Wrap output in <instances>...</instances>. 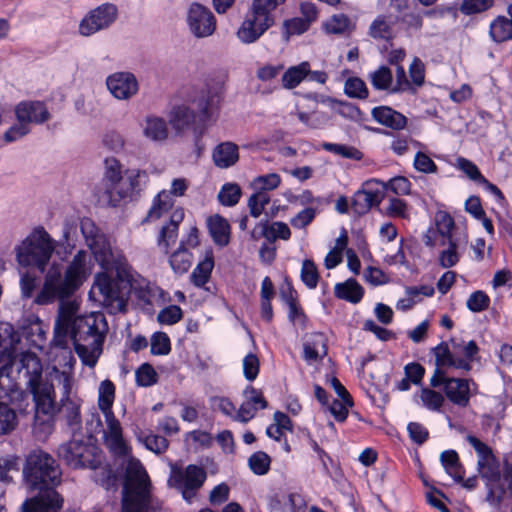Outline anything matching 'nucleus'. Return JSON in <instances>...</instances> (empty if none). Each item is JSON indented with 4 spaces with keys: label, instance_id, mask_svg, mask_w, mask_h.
I'll return each instance as SVG.
<instances>
[{
    "label": "nucleus",
    "instance_id": "obj_40",
    "mask_svg": "<svg viewBox=\"0 0 512 512\" xmlns=\"http://www.w3.org/2000/svg\"><path fill=\"white\" fill-rule=\"evenodd\" d=\"M323 27L326 33L335 35L350 33L354 29V25L345 14L333 15L323 24Z\"/></svg>",
    "mask_w": 512,
    "mask_h": 512
},
{
    "label": "nucleus",
    "instance_id": "obj_52",
    "mask_svg": "<svg viewBox=\"0 0 512 512\" xmlns=\"http://www.w3.org/2000/svg\"><path fill=\"white\" fill-rule=\"evenodd\" d=\"M301 280L310 289L317 286L319 274L316 265L312 260L306 259L302 263Z\"/></svg>",
    "mask_w": 512,
    "mask_h": 512
},
{
    "label": "nucleus",
    "instance_id": "obj_3",
    "mask_svg": "<svg viewBox=\"0 0 512 512\" xmlns=\"http://www.w3.org/2000/svg\"><path fill=\"white\" fill-rule=\"evenodd\" d=\"M78 310L79 304L74 300L59 305L53 342L56 346L64 347L69 335L82 363L93 368L103 351L107 322L101 313L79 315Z\"/></svg>",
    "mask_w": 512,
    "mask_h": 512
},
{
    "label": "nucleus",
    "instance_id": "obj_10",
    "mask_svg": "<svg viewBox=\"0 0 512 512\" xmlns=\"http://www.w3.org/2000/svg\"><path fill=\"white\" fill-rule=\"evenodd\" d=\"M207 479V472L202 466L190 464L185 468L172 464L168 477V486L181 493L183 499L191 503Z\"/></svg>",
    "mask_w": 512,
    "mask_h": 512
},
{
    "label": "nucleus",
    "instance_id": "obj_34",
    "mask_svg": "<svg viewBox=\"0 0 512 512\" xmlns=\"http://www.w3.org/2000/svg\"><path fill=\"white\" fill-rule=\"evenodd\" d=\"M214 268V258L211 251L200 261L191 273V282L197 287H203L210 279Z\"/></svg>",
    "mask_w": 512,
    "mask_h": 512
},
{
    "label": "nucleus",
    "instance_id": "obj_48",
    "mask_svg": "<svg viewBox=\"0 0 512 512\" xmlns=\"http://www.w3.org/2000/svg\"><path fill=\"white\" fill-rule=\"evenodd\" d=\"M333 109L342 117L360 123L364 121L365 115L352 103H343L331 100Z\"/></svg>",
    "mask_w": 512,
    "mask_h": 512
},
{
    "label": "nucleus",
    "instance_id": "obj_39",
    "mask_svg": "<svg viewBox=\"0 0 512 512\" xmlns=\"http://www.w3.org/2000/svg\"><path fill=\"white\" fill-rule=\"evenodd\" d=\"M173 205L174 200L170 197V193H167V190L160 191L153 200L152 206L147 214V219H159L164 213L169 211Z\"/></svg>",
    "mask_w": 512,
    "mask_h": 512
},
{
    "label": "nucleus",
    "instance_id": "obj_31",
    "mask_svg": "<svg viewBox=\"0 0 512 512\" xmlns=\"http://www.w3.org/2000/svg\"><path fill=\"white\" fill-rule=\"evenodd\" d=\"M334 293L337 298L356 304L361 301L364 290L355 279L350 278L343 283H337Z\"/></svg>",
    "mask_w": 512,
    "mask_h": 512
},
{
    "label": "nucleus",
    "instance_id": "obj_27",
    "mask_svg": "<svg viewBox=\"0 0 512 512\" xmlns=\"http://www.w3.org/2000/svg\"><path fill=\"white\" fill-rule=\"evenodd\" d=\"M446 397L455 405L466 407L470 400L469 380L449 378L444 389Z\"/></svg>",
    "mask_w": 512,
    "mask_h": 512
},
{
    "label": "nucleus",
    "instance_id": "obj_58",
    "mask_svg": "<svg viewBox=\"0 0 512 512\" xmlns=\"http://www.w3.org/2000/svg\"><path fill=\"white\" fill-rule=\"evenodd\" d=\"M280 183L281 178L277 173L260 175L253 180V186L258 189V191H264L266 193L269 190L276 189Z\"/></svg>",
    "mask_w": 512,
    "mask_h": 512
},
{
    "label": "nucleus",
    "instance_id": "obj_49",
    "mask_svg": "<svg viewBox=\"0 0 512 512\" xmlns=\"http://www.w3.org/2000/svg\"><path fill=\"white\" fill-rule=\"evenodd\" d=\"M370 81L375 89L387 90L393 82L392 72L388 67L381 66L370 74Z\"/></svg>",
    "mask_w": 512,
    "mask_h": 512
},
{
    "label": "nucleus",
    "instance_id": "obj_16",
    "mask_svg": "<svg viewBox=\"0 0 512 512\" xmlns=\"http://www.w3.org/2000/svg\"><path fill=\"white\" fill-rule=\"evenodd\" d=\"M106 85L110 93L119 100H128L137 94L139 84L130 72H116L106 79Z\"/></svg>",
    "mask_w": 512,
    "mask_h": 512
},
{
    "label": "nucleus",
    "instance_id": "obj_26",
    "mask_svg": "<svg viewBox=\"0 0 512 512\" xmlns=\"http://www.w3.org/2000/svg\"><path fill=\"white\" fill-rule=\"evenodd\" d=\"M212 160L214 165L218 168H230L239 160V148L231 141L221 142L214 147Z\"/></svg>",
    "mask_w": 512,
    "mask_h": 512
},
{
    "label": "nucleus",
    "instance_id": "obj_4",
    "mask_svg": "<svg viewBox=\"0 0 512 512\" xmlns=\"http://www.w3.org/2000/svg\"><path fill=\"white\" fill-rule=\"evenodd\" d=\"M60 356L64 361L63 369L61 373L54 372L52 375L53 392L50 393V398L53 410L49 413H44L35 406L33 432L40 439H45L52 433L54 417L58 413L63 414L69 426L81 423V400L76 394L72 393L75 358L72 352L66 349L61 351Z\"/></svg>",
    "mask_w": 512,
    "mask_h": 512
},
{
    "label": "nucleus",
    "instance_id": "obj_21",
    "mask_svg": "<svg viewBox=\"0 0 512 512\" xmlns=\"http://www.w3.org/2000/svg\"><path fill=\"white\" fill-rule=\"evenodd\" d=\"M28 401L13 402L0 397V436L8 435L18 425L16 411H24Z\"/></svg>",
    "mask_w": 512,
    "mask_h": 512
},
{
    "label": "nucleus",
    "instance_id": "obj_51",
    "mask_svg": "<svg viewBox=\"0 0 512 512\" xmlns=\"http://www.w3.org/2000/svg\"><path fill=\"white\" fill-rule=\"evenodd\" d=\"M270 462V457L262 451L253 453L248 459L249 467L256 475L267 474L270 469Z\"/></svg>",
    "mask_w": 512,
    "mask_h": 512
},
{
    "label": "nucleus",
    "instance_id": "obj_18",
    "mask_svg": "<svg viewBox=\"0 0 512 512\" xmlns=\"http://www.w3.org/2000/svg\"><path fill=\"white\" fill-rule=\"evenodd\" d=\"M453 351H451L446 342H441L432 349V353L435 357L436 367L445 368L453 367L455 369H461L466 372L470 371L472 366L467 360L458 359L456 357L457 351L460 348V344L454 339L451 340Z\"/></svg>",
    "mask_w": 512,
    "mask_h": 512
},
{
    "label": "nucleus",
    "instance_id": "obj_62",
    "mask_svg": "<svg viewBox=\"0 0 512 512\" xmlns=\"http://www.w3.org/2000/svg\"><path fill=\"white\" fill-rule=\"evenodd\" d=\"M102 144L113 152H121L125 146L123 135L115 130L107 131L102 138Z\"/></svg>",
    "mask_w": 512,
    "mask_h": 512
},
{
    "label": "nucleus",
    "instance_id": "obj_46",
    "mask_svg": "<svg viewBox=\"0 0 512 512\" xmlns=\"http://www.w3.org/2000/svg\"><path fill=\"white\" fill-rule=\"evenodd\" d=\"M242 191L236 183H226L218 193V200L224 206H234L239 202Z\"/></svg>",
    "mask_w": 512,
    "mask_h": 512
},
{
    "label": "nucleus",
    "instance_id": "obj_8",
    "mask_svg": "<svg viewBox=\"0 0 512 512\" xmlns=\"http://www.w3.org/2000/svg\"><path fill=\"white\" fill-rule=\"evenodd\" d=\"M286 0H253L244 20L236 31L243 44H252L275 24V11Z\"/></svg>",
    "mask_w": 512,
    "mask_h": 512
},
{
    "label": "nucleus",
    "instance_id": "obj_32",
    "mask_svg": "<svg viewBox=\"0 0 512 512\" xmlns=\"http://www.w3.org/2000/svg\"><path fill=\"white\" fill-rule=\"evenodd\" d=\"M489 36L495 43H503L512 40V23L508 17L499 15L489 26Z\"/></svg>",
    "mask_w": 512,
    "mask_h": 512
},
{
    "label": "nucleus",
    "instance_id": "obj_37",
    "mask_svg": "<svg viewBox=\"0 0 512 512\" xmlns=\"http://www.w3.org/2000/svg\"><path fill=\"white\" fill-rule=\"evenodd\" d=\"M304 358L317 361L327 354L326 340L323 334H315L304 344Z\"/></svg>",
    "mask_w": 512,
    "mask_h": 512
},
{
    "label": "nucleus",
    "instance_id": "obj_24",
    "mask_svg": "<svg viewBox=\"0 0 512 512\" xmlns=\"http://www.w3.org/2000/svg\"><path fill=\"white\" fill-rule=\"evenodd\" d=\"M89 259V254L86 251L79 250L65 271H63L76 290L82 285L89 274Z\"/></svg>",
    "mask_w": 512,
    "mask_h": 512
},
{
    "label": "nucleus",
    "instance_id": "obj_11",
    "mask_svg": "<svg viewBox=\"0 0 512 512\" xmlns=\"http://www.w3.org/2000/svg\"><path fill=\"white\" fill-rule=\"evenodd\" d=\"M58 456L72 468L97 469L102 463L101 451L93 444L72 439L59 446Z\"/></svg>",
    "mask_w": 512,
    "mask_h": 512
},
{
    "label": "nucleus",
    "instance_id": "obj_2",
    "mask_svg": "<svg viewBox=\"0 0 512 512\" xmlns=\"http://www.w3.org/2000/svg\"><path fill=\"white\" fill-rule=\"evenodd\" d=\"M9 361L0 367V397L10 401H28V395L21 385H26L41 412L49 413L52 409L50 393L53 392L52 375L61 373L56 365L42 378L43 367L40 358L32 352H21L10 356Z\"/></svg>",
    "mask_w": 512,
    "mask_h": 512
},
{
    "label": "nucleus",
    "instance_id": "obj_63",
    "mask_svg": "<svg viewBox=\"0 0 512 512\" xmlns=\"http://www.w3.org/2000/svg\"><path fill=\"white\" fill-rule=\"evenodd\" d=\"M80 229L85 238L87 246H89L91 242H94L98 240V238L104 236V234L100 232L99 228L90 218L81 219Z\"/></svg>",
    "mask_w": 512,
    "mask_h": 512
},
{
    "label": "nucleus",
    "instance_id": "obj_41",
    "mask_svg": "<svg viewBox=\"0 0 512 512\" xmlns=\"http://www.w3.org/2000/svg\"><path fill=\"white\" fill-rule=\"evenodd\" d=\"M446 242L448 247L439 254L438 263L442 268H451L460 260V242L453 237H449V240Z\"/></svg>",
    "mask_w": 512,
    "mask_h": 512
},
{
    "label": "nucleus",
    "instance_id": "obj_14",
    "mask_svg": "<svg viewBox=\"0 0 512 512\" xmlns=\"http://www.w3.org/2000/svg\"><path fill=\"white\" fill-rule=\"evenodd\" d=\"M186 24L189 32L197 39L212 36L217 28L213 12L205 5L193 2L186 12Z\"/></svg>",
    "mask_w": 512,
    "mask_h": 512
},
{
    "label": "nucleus",
    "instance_id": "obj_54",
    "mask_svg": "<svg viewBox=\"0 0 512 512\" xmlns=\"http://www.w3.org/2000/svg\"><path fill=\"white\" fill-rule=\"evenodd\" d=\"M270 202L269 195L264 191H257L252 194L248 200V207L250 215L257 218L259 217L265 206Z\"/></svg>",
    "mask_w": 512,
    "mask_h": 512
},
{
    "label": "nucleus",
    "instance_id": "obj_55",
    "mask_svg": "<svg viewBox=\"0 0 512 512\" xmlns=\"http://www.w3.org/2000/svg\"><path fill=\"white\" fill-rule=\"evenodd\" d=\"M423 405L429 410L438 411L444 403V397L441 393L429 388H423L420 395Z\"/></svg>",
    "mask_w": 512,
    "mask_h": 512
},
{
    "label": "nucleus",
    "instance_id": "obj_44",
    "mask_svg": "<svg viewBox=\"0 0 512 512\" xmlns=\"http://www.w3.org/2000/svg\"><path fill=\"white\" fill-rule=\"evenodd\" d=\"M369 35L376 40H390L393 37L392 22L385 16H378L369 27Z\"/></svg>",
    "mask_w": 512,
    "mask_h": 512
},
{
    "label": "nucleus",
    "instance_id": "obj_6",
    "mask_svg": "<svg viewBox=\"0 0 512 512\" xmlns=\"http://www.w3.org/2000/svg\"><path fill=\"white\" fill-rule=\"evenodd\" d=\"M103 191H99L98 199L103 203L117 207L122 201L135 199L148 181L145 170L126 169L114 157L105 159L103 174Z\"/></svg>",
    "mask_w": 512,
    "mask_h": 512
},
{
    "label": "nucleus",
    "instance_id": "obj_22",
    "mask_svg": "<svg viewBox=\"0 0 512 512\" xmlns=\"http://www.w3.org/2000/svg\"><path fill=\"white\" fill-rule=\"evenodd\" d=\"M501 481L492 482L490 486H486V501L493 507L498 508L507 491H512V465L508 462L504 463Z\"/></svg>",
    "mask_w": 512,
    "mask_h": 512
},
{
    "label": "nucleus",
    "instance_id": "obj_12",
    "mask_svg": "<svg viewBox=\"0 0 512 512\" xmlns=\"http://www.w3.org/2000/svg\"><path fill=\"white\" fill-rule=\"evenodd\" d=\"M76 289L66 278L63 268L60 264L53 263L44 279L43 286L35 298V303L47 305L55 300H60V304L65 298L70 297Z\"/></svg>",
    "mask_w": 512,
    "mask_h": 512
},
{
    "label": "nucleus",
    "instance_id": "obj_47",
    "mask_svg": "<svg viewBox=\"0 0 512 512\" xmlns=\"http://www.w3.org/2000/svg\"><path fill=\"white\" fill-rule=\"evenodd\" d=\"M322 147L324 150L339 155L343 158L352 160H361L363 158V153L354 146L336 143H324Z\"/></svg>",
    "mask_w": 512,
    "mask_h": 512
},
{
    "label": "nucleus",
    "instance_id": "obj_59",
    "mask_svg": "<svg viewBox=\"0 0 512 512\" xmlns=\"http://www.w3.org/2000/svg\"><path fill=\"white\" fill-rule=\"evenodd\" d=\"M456 167L461 170L472 181L479 183L484 181V176L481 174L478 167L470 160L459 157L456 160Z\"/></svg>",
    "mask_w": 512,
    "mask_h": 512
},
{
    "label": "nucleus",
    "instance_id": "obj_53",
    "mask_svg": "<svg viewBox=\"0 0 512 512\" xmlns=\"http://www.w3.org/2000/svg\"><path fill=\"white\" fill-rule=\"evenodd\" d=\"M177 235L178 229L174 224H166L163 226L158 237L159 248L167 254L170 246L175 244Z\"/></svg>",
    "mask_w": 512,
    "mask_h": 512
},
{
    "label": "nucleus",
    "instance_id": "obj_64",
    "mask_svg": "<svg viewBox=\"0 0 512 512\" xmlns=\"http://www.w3.org/2000/svg\"><path fill=\"white\" fill-rule=\"evenodd\" d=\"M489 297L483 291L473 292L467 299V308L472 312H481L488 308Z\"/></svg>",
    "mask_w": 512,
    "mask_h": 512
},
{
    "label": "nucleus",
    "instance_id": "obj_17",
    "mask_svg": "<svg viewBox=\"0 0 512 512\" xmlns=\"http://www.w3.org/2000/svg\"><path fill=\"white\" fill-rule=\"evenodd\" d=\"M103 415L106 423V430L104 431L105 444L114 454L126 456L129 448L123 439L119 420L115 417L113 411L103 413Z\"/></svg>",
    "mask_w": 512,
    "mask_h": 512
},
{
    "label": "nucleus",
    "instance_id": "obj_50",
    "mask_svg": "<svg viewBox=\"0 0 512 512\" xmlns=\"http://www.w3.org/2000/svg\"><path fill=\"white\" fill-rule=\"evenodd\" d=\"M344 92L351 98L365 99L368 97L366 84L358 77H351L346 80Z\"/></svg>",
    "mask_w": 512,
    "mask_h": 512
},
{
    "label": "nucleus",
    "instance_id": "obj_7",
    "mask_svg": "<svg viewBox=\"0 0 512 512\" xmlns=\"http://www.w3.org/2000/svg\"><path fill=\"white\" fill-rule=\"evenodd\" d=\"M159 502L151 494V483L141 462L129 458L122 490V512H157Z\"/></svg>",
    "mask_w": 512,
    "mask_h": 512
},
{
    "label": "nucleus",
    "instance_id": "obj_19",
    "mask_svg": "<svg viewBox=\"0 0 512 512\" xmlns=\"http://www.w3.org/2000/svg\"><path fill=\"white\" fill-rule=\"evenodd\" d=\"M221 101V93L218 88L206 87L202 89L192 100L197 108L202 122L209 121L218 110Z\"/></svg>",
    "mask_w": 512,
    "mask_h": 512
},
{
    "label": "nucleus",
    "instance_id": "obj_45",
    "mask_svg": "<svg viewBox=\"0 0 512 512\" xmlns=\"http://www.w3.org/2000/svg\"><path fill=\"white\" fill-rule=\"evenodd\" d=\"M169 263L175 273L183 274L188 271L192 264V254L187 248L180 245L170 256Z\"/></svg>",
    "mask_w": 512,
    "mask_h": 512
},
{
    "label": "nucleus",
    "instance_id": "obj_33",
    "mask_svg": "<svg viewBox=\"0 0 512 512\" xmlns=\"http://www.w3.org/2000/svg\"><path fill=\"white\" fill-rule=\"evenodd\" d=\"M143 134L152 141H164L168 136L165 120L156 116L147 117L143 126Z\"/></svg>",
    "mask_w": 512,
    "mask_h": 512
},
{
    "label": "nucleus",
    "instance_id": "obj_9",
    "mask_svg": "<svg viewBox=\"0 0 512 512\" xmlns=\"http://www.w3.org/2000/svg\"><path fill=\"white\" fill-rule=\"evenodd\" d=\"M54 250V240L43 227H38L16 248L17 261L21 266L44 272Z\"/></svg>",
    "mask_w": 512,
    "mask_h": 512
},
{
    "label": "nucleus",
    "instance_id": "obj_43",
    "mask_svg": "<svg viewBox=\"0 0 512 512\" xmlns=\"http://www.w3.org/2000/svg\"><path fill=\"white\" fill-rule=\"evenodd\" d=\"M115 386L110 380H103L98 389V407L102 413L112 412Z\"/></svg>",
    "mask_w": 512,
    "mask_h": 512
},
{
    "label": "nucleus",
    "instance_id": "obj_42",
    "mask_svg": "<svg viewBox=\"0 0 512 512\" xmlns=\"http://www.w3.org/2000/svg\"><path fill=\"white\" fill-rule=\"evenodd\" d=\"M440 461L445 471L456 481H462V466L456 451L446 450L441 453Z\"/></svg>",
    "mask_w": 512,
    "mask_h": 512
},
{
    "label": "nucleus",
    "instance_id": "obj_36",
    "mask_svg": "<svg viewBox=\"0 0 512 512\" xmlns=\"http://www.w3.org/2000/svg\"><path fill=\"white\" fill-rule=\"evenodd\" d=\"M478 470L485 480V486H490L492 482L501 481L502 479L499 463L494 455L488 456L486 459H478Z\"/></svg>",
    "mask_w": 512,
    "mask_h": 512
},
{
    "label": "nucleus",
    "instance_id": "obj_61",
    "mask_svg": "<svg viewBox=\"0 0 512 512\" xmlns=\"http://www.w3.org/2000/svg\"><path fill=\"white\" fill-rule=\"evenodd\" d=\"M157 373L154 368L148 364H142L136 371V381L138 385L148 387L157 382Z\"/></svg>",
    "mask_w": 512,
    "mask_h": 512
},
{
    "label": "nucleus",
    "instance_id": "obj_60",
    "mask_svg": "<svg viewBox=\"0 0 512 512\" xmlns=\"http://www.w3.org/2000/svg\"><path fill=\"white\" fill-rule=\"evenodd\" d=\"M493 4L494 0H463L460 11L465 15L481 13L491 8Z\"/></svg>",
    "mask_w": 512,
    "mask_h": 512
},
{
    "label": "nucleus",
    "instance_id": "obj_20",
    "mask_svg": "<svg viewBox=\"0 0 512 512\" xmlns=\"http://www.w3.org/2000/svg\"><path fill=\"white\" fill-rule=\"evenodd\" d=\"M15 116L18 122L41 124L49 119V112L43 102L22 101L15 107Z\"/></svg>",
    "mask_w": 512,
    "mask_h": 512
},
{
    "label": "nucleus",
    "instance_id": "obj_23",
    "mask_svg": "<svg viewBox=\"0 0 512 512\" xmlns=\"http://www.w3.org/2000/svg\"><path fill=\"white\" fill-rule=\"evenodd\" d=\"M195 113L192 109L186 105H179L174 107L169 114V123L177 131L183 132L193 127L195 134L198 137L202 136L205 130V126H194L195 124Z\"/></svg>",
    "mask_w": 512,
    "mask_h": 512
},
{
    "label": "nucleus",
    "instance_id": "obj_38",
    "mask_svg": "<svg viewBox=\"0 0 512 512\" xmlns=\"http://www.w3.org/2000/svg\"><path fill=\"white\" fill-rule=\"evenodd\" d=\"M309 73V62L304 61L298 65L288 68L282 76L284 88L293 89L297 87Z\"/></svg>",
    "mask_w": 512,
    "mask_h": 512
},
{
    "label": "nucleus",
    "instance_id": "obj_25",
    "mask_svg": "<svg viewBox=\"0 0 512 512\" xmlns=\"http://www.w3.org/2000/svg\"><path fill=\"white\" fill-rule=\"evenodd\" d=\"M290 236V228L281 221L273 222L270 225L267 222L259 223L251 232V237L254 240L264 237L270 243L275 242L277 239L288 240Z\"/></svg>",
    "mask_w": 512,
    "mask_h": 512
},
{
    "label": "nucleus",
    "instance_id": "obj_57",
    "mask_svg": "<svg viewBox=\"0 0 512 512\" xmlns=\"http://www.w3.org/2000/svg\"><path fill=\"white\" fill-rule=\"evenodd\" d=\"M436 227L438 233L444 238L442 245L446 244L449 237H452L451 231L454 228L453 218L445 212H440L436 215Z\"/></svg>",
    "mask_w": 512,
    "mask_h": 512
},
{
    "label": "nucleus",
    "instance_id": "obj_1",
    "mask_svg": "<svg viewBox=\"0 0 512 512\" xmlns=\"http://www.w3.org/2000/svg\"><path fill=\"white\" fill-rule=\"evenodd\" d=\"M95 260L105 270H115L114 278L107 273L95 276L91 293L99 295V301L110 314L124 313L131 292L144 302L153 295L151 284L136 273L124 255L114 253L106 237H100L88 246Z\"/></svg>",
    "mask_w": 512,
    "mask_h": 512
},
{
    "label": "nucleus",
    "instance_id": "obj_29",
    "mask_svg": "<svg viewBox=\"0 0 512 512\" xmlns=\"http://www.w3.org/2000/svg\"><path fill=\"white\" fill-rule=\"evenodd\" d=\"M207 227L214 243L220 247L227 246L230 241V225L228 221L216 214L207 219Z\"/></svg>",
    "mask_w": 512,
    "mask_h": 512
},
{
    "label": "nucleus",
    "instance_id": "obj_28",
    "mask_svg": "<svg viewBox=\"0 0 512 512\" xmlns=\"http://www.w3.org/2000/svg\"><path fill=\"white\" fill-rule=\"evenodd\" d=\"M371 114L379 124L393 130H402L407 124V118L403 114L388 106L375 107Z\"/></svg>",
    "mask_w": 512,
    "mask_h": 512
},
{
    "label": "nucleus",
    "instance_id": "obj_56",
    "mask_svg": "<svg viewBox=\"0 0 512 512\" xmlns=\"http://www.w3.org/2000/svg\"><path fill=\"white\" fill-rule=\"evenodd\" d=\"M171 350L170 339L164 332H156L151 337V353L167 355Z\"/></svg>",
    "mask_w": 512,
    "mask_h": 512
},
{
    "label": "nucleus",
    "instance_id": "obj_30",
    "mask_svg": "<svg viewBox=\"0 0 512 512\" xmlns=\"http://www.w3.org/2000/svg\"><path fill=\"white\" fill-rule=\"evenodd\" d=\"M47 332L40 320L30 322L22 328V336L33 348L43 350L47 341Z\"/></svg>",
    "mask_w": 512,
    "mask_h": 512
},
{
    "label": "nucleus",
    "instance_id": "obj_15",
    "mask_svg": "<svg viewBox=\"0 0 512 512\" xmlns=\"http://www.w3.org/2000/svg\"><path fill=\"white\" fill-rule=\"evenodd\" d=\"M385 183L368 180L361 189L355 192L352 199V210L357 215L366 214L373 206H377L384 198Z\"/></svg>",
    "mask_w": 512,
    "mask_h": 512
},
{
    "label": "nucleus",
    "instance_id": "obj_5",
    "mask_svg": "<svg viewBox=\"0 0 512 512\" xmlns=\"http://www.w3.org/2000/svg\"><path fill=\"white\" fill-rule=\"evenodd\" d=\"M61 469L56 460L41 450L31 452L23 466L24 484L30 492H37L33 498H40L41 504L50 509H61L63 499L55 488L61 482Z\"/></svg>",
    "mask_w": 512,
    "mask_h": 512
},
{
    "label": "nucleus",
    "instance_id": "obj_35",
    "mask_svg": "<svg viewBox=\"0 0 512 512\" xmlns=\"http://www.w3.org/2000/svg\"><path fill=\"white\" fill-rule=\"evenodd\" d=\"M19 342V336L13 326L7 322H0V356L8 355L14 352Z\"/></svg>",
    "mask_w": 512,
    "mask_h": 512
},
{
    "label": "nucleus",
    "instance_id": "obj_13",
    "mask_svg": "<svg viewBox=\"0 0 512 512\" xmlns=\"http://www.w3.org/2000/svg\"><path fill=\"white\" fill-rule=\"evenodd\" d=\"M118 8L113 3H103L90 10L80 21L78 31L89 37L111 27L118 18Z\"/></svg>",
    "mask_w": 512,
    "mask_h": 512
}]
</instances>
